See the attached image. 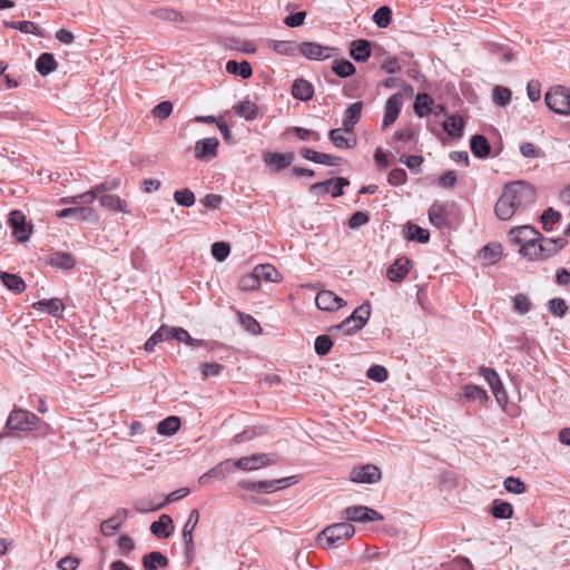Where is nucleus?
<instances>
[{
    "mask_svg": "<svg viewBox=\"0 0 570 570\" xmlns=\"http://www.w3.org/2000/svg\"><path fill=\"white\" fill-rule=\"evenodd\" d=\"M512 92L509 88L497 86L493 89V100L498 106L504 107L511 100Z\"/></svg>",
    "mask_w": 570,
    "mask_h": 570,
    "instance_id": "nucleus-56",
    "label": "nucleus"
},
{
    "mask_svg": "<svg viewBox=\"0 0 570 570\" xmlns=\"http://www.w3.org/2000/svg\"><path fill=\"white\" fill-rule=\"evenodd\" d=\"M173 111V104L169 100H164L157 104L153 109V115L158 119H167Z\"/></svg>",
    "mask_w": 570,
    "mask_h": 570,
    "instance_id": "nucleus-64",
    "label": "nucleus"
},
{
    "mask_svg": "<svg viewBox=\"0 0 570 570\" xmlns=\"http://www.w3.org/2000/svg\"><path fill=\"white\" fill-rule=\"evenodd\" d=\"M502 256V246L499 243H489L479 250V257L484 265H494Z\"/></svg>",
    "mask_w": 570,
    "mask_h": 570,
    "instance_id": "nucleus-28",
    "label": "nucleus"
},
{
    "mask_svg": "<svg viewBox=\"0 0 570 570\" xmlns=\"http://www.w3.org/2000/svg\"><path fill=\"white\" fill-rule=\"evenodd\" d=\"M174 531V522L170 515L161 514L157 521L150 524V532L158 539H167Z\"/></svg>",
    "mask_w": 570,
    "mask_h": 570,
    "instance_id": "nucleus-21",
    "label": "nucleus"
},
{
    "mask_svg": "<svg viewBox=\"0 0 570 570\" xmlns=\"http://www.w3.org/2000/svg\"><path fill=\"white\" fill-rule=\"evenodd\" d=\"M343 517L345 520L350 522L361 523L381 521L384 519V517L380 512L366 505L347 507L343 511Z\"/></svg>",
    "mask_w": 570,
    "mask_h": 570,
    "instance_id": "nucleus-8",
    "label": "nucleus"
},
{
    "mask_svg": "<svg viewBox=\"0 0 570 570\" xmlns=\"http://www.w3.org/2000/svg\"><path fill=\"white\" fill-rule=\"evenodd\" d=\"M547 307L552 315L560 318L564 317L569 309L566 299L561 297H554L549 299L547 303Z\"/></svg>",
    "mask_w": 570,
    "mask_h": 570,
    "instance_id": "nucleus-52",
    "label": "nucleus"
},
{
    "mask_svg": "<svg viewBox=\"0 0 570 570\" xmlns=\"http://www.w3.org/2000/svg\"><path fill=\"white\" fill-rule=\"evenodd\" d=\"M145 570H158L159 568H167L169 560L160 551H151L145 554L141 559Z\"/></svg>",
    "mask_w": 570,
    "mask_h": 570,
    "instance_id": "nucleus-29",
    "label": "nucleus"
},
{
    "mask_svg": "<svg viewBox=\"0 0 570 570\" xmlns=\"http://www.w3.org/2000/svg\"><path fill=\"white\" fill-rule=\"evenodd\" d=\"M233 110L238 117L244 118L247 121H253L258 115L257 105L248 99L234 105Z\"/></svg>",
    "mask_w": 570,
    "mask_h": 570,
    "instance_id": "nucleus-36",
    "label": "nucleus"
},
{
    "mask_svg": "<svg viewBox=\"0 0 570 570\" xmlns=\"http://www.w3.org/2000/svg\"><path fill=\"white\" fill-rule=\"evenodd\" d=\"M239 488L256 492V493H273L275 492L273 480H263V481H250V480H242L238 482Z\"/></svg>",
    "mask_w": 570,
    "mask_h": 570,
    "instance_id": "nucleus-32",
    "label": "nucleus"
},
{
    "mask_svg": "<svg viewBox=\"0 0 570 570\" xmlns=\"http://www.w3.org/2000/svg\"><path fill=\"white\" fill-rule=\"evenodd\" d=\"M47 264L62 271L72 269L76 265V259L72 254L68 252H53L47 259Z\"/></svg>",
    "mask_w": 570,
    "mask_h": 570,
    "instance_id": "nucleus-23",
    "label": "nucleus"
},
{
    "mask_svg": "<svg viewBox=\"0 0 570 570\" xmlns=\"http://www.w3.org/2000/svg\"><path fill=\"white\" fill-rule=\"evenodd\" d=\"M541 235L537 228L530 225L514 227L510 230L511 239L514 244L520 245L519 253L523 257L529 255L531 248H534V243H538Z\"/></svg>",
    "mask_w": 570,
    "mask_h": 570,
    "instance_id": "nucleus-4",
    "label": "nucleus"
},
{
    "mask_svg": "<svg viewBox=\"0 0 570 570\" xmlns=\"http://www.w3.org/2000/svg\"><path fill=\"white\" fill-rule=\"evenodd\" d=\"M561 213L549 207L540 216V223L544 232H551L554 224L561 220Z\"/></svg>",
    "mask_w": 570,
    "mask_h": 570,
    "instance_id": "nucleus-46",
    "label": "nucleus"
},
{
    "mask_svg": "<svg viewBox=\"0 0 570 570\" xmlns=\"http://www.w3.org/2000/svg\"><path fill=\"white\" fill-rule=\"evenodd\" d=\"M150 14L163 21H185L183 14L171 8H157L151 10Z\"/></svg>",
    "mask_w": 570,
    "mask_h": 570,
    "instance_id": "nucleus-49",
    "label": "nucleus"
},
{
    "mask_svg": "<svg viewBox=\"0 0 570 570\" xmlns=\"http://www.w3.org/2000/svg\"><path fill=\"white\" fill-rule=\"evenodd\" d=\"M315 304L322 311L334 312L346 305V302L332 291H321L315 297Z\"/></svg>",
    "mask_w": 570,
    "mask_h": 570,
    "instance_id": "nucleus-13",
    "label": "nucleus"
},
{
    "mask_svg": "<svg viewBox=\"0 0 570 570\" xmlns=\"http://www.w3.org/2000/svg\"><path fill=\"white\" fill-rule=\"evenodd\" d=\"M379 28H386L392 21V10L389 6L377 8L372 17Z\"/></svg>",
    "mask_w": 570,
    "mask_h": 570,
    "instance_id": "nucleus-51",
    "label": "nucleus"
},
{
    "mask_svg": "<svg viewBox=\"0 0 570 570\" xmlns=\"http://www.w3.org/2000/svg\"><path fill=\"white\" fill-rule=\"evenodd\" d=\"M413 262L406 257L401 256L396 258L386 271V277L393 283H401L409 274Z\"/></svg>",
    "mask_w": 570,
    "mask_h": 570,
    "instance_id": "nucleus-12",
    "label": "nucleus"
},
{
    "mask_svg": "<svg viewBox=\"0 0 570 570\" xmlns=\"http://www.w3.org/2000/svg\"><path fill=\"white\" fill-rule=\"evenodd\" d=\"M292 95L297 100L308 101L314 96V87L306 79H295L292 85Z\"/></svg>",
    "mask_w": 570,
    "mask_h": 570,
    "instance_id": "nucleus-26",
    "label": "nucleus"
},
{
    "mask_svg": "<svg viewBox=\"0 0 570 570\" xmlns=\"http://www.w3.org/2000/svg\"><path fill=\"white\" fill-rule=\"evenodd\" d=\"M188 494H189V489L188 488H180V489L169 493L166 497L165 501L159 503V504H157L156 507H137V510H139L141 512L161 510L166 504L175 502L177 500H180V499L187 497Z\"/></svg>",
    "mask_w": 570,
    "mask_h": 570,
    "instance_id": "nucleus-41",
    "label": "nucleus"
},
{
    "mask_svg": "<svg viewBox=\"0 0 570 570\" xmlns=\"http://www.w3.org/2000/svg\"><path fill=\"white\" fill-rule=\"evenodd\" d=\"M298 45L294 41H284V40H271L269 48H272L275 52L284 56H295Z\"/></svg>",
    "mask_w": 570,
    "mask_h": 570,
    "instance_id": "nucleus-48",
    "label": "nucleus"
},
{
    "mask_svg": "<svg viewBox=\"0 0 570 570\" xmlns=\"http://www.w3.org/2000/svg\"><path fill=\"white\" fill-rule=\"evenodd\" d=\"M0 279L2 284L14 294H21L26 289V283L18 274L0 272Z\"/></svg>",
    "mask_w": 570,
    "mask_h": 570,
    "instance_id": "nucleus-34",
    "label": "nucleus"
},
{
    "mask_svg": "<svg viewBox=\"0 0 570 570\" xmlns=\"http://www.w3.org/2000/svg\"><path fill=\"white\" fill-rule=\"evenodd\" d=\"M355 534V528L350 522L334 523L323 529L315 539V544L322 549H337Z\"/></svg>",
    "mask_w": 570,
    "mask_h": 570,
    "instance_id": "nucleus-2",
    "label": "nucleus"
},
{
    "mask_svg": "<svg viewBox=\"0 0 570 570\" xmlns=\"http://www.w3.org/2000/svg\"><path fill=\"white\" fill-rule=\"evenodd\" d=\"M382 478L381 470L374 464H364L353 468L350 473V480L354 483L374 484Z\"/></svg>",
    "mask_w": 570,
    "mask_h": 570,
    "instance_id": "nucleus-10",
    "label": "nucleus"
},
{
    "mask_svg": "<svg viewBox=\"0 0 570 570\" xmlns=\"http://www.w3.org/2000/svg\"><path fill=\"white\" fill-rule=\"evenodd\" d=\"M544 101L553 112L570 115V90L564 86L551 87L544 95Z\"/></svg>",
    "mask_w": 570,
    "mask_h": 570,
    "instance_id": "nucleus-5",
    "label": "nucleus"
},
{
    "mask_svg": "<svg viewBox=\"0 0 570 570\" xmlns=\"http://www.w3.org/2000/svg\"><path fill=\"white\" fill-rule=\"evenodd\" d=\"M370 219H371V216H370L368 212L357 210V212H354L350 216V218L347 220V226L351 229H357V228L368 224Z\"/></svg>",
    "mask_w": 570,
    "mask_h": 570,
    "instance_id": "nucleus-54",
    "label": "nucleus"
},
{
    "mask_svg": "<svg viewBox=\"0 0 570 570\" xmlns=\"http://www.w3.org/2000/svg\"><path fill=\"white\" fill-rule=\"evenodd\" d=\"M3 26L6 28L19 30L23 33H31L38 37H43L42 30L32 21L23 20V21H16V20H3Z\"/></svg>",
    "mask_w": 570,
    "mask_h": 570,
    "instance_id": "nucleus-33",
    "label": "nucleus"
},
{
    "mask_svg": "<svg viewBox=\"0 0 570 570\" xmlns=\"http://www.w3.org/2000/svg\"><path fill=\"white\" fill-rule=\"evenodd\" d=\"M58 68V62L55 56L50 52H42L36 60V70L46 77L55 72Z\"/></svg>",
    "mask_w": 570,
    "mask_h": 570,
    "instance_id": "nucleus-30",
    "label": "nucleus"
},
{
    "mask_svg": "<svg viewBox=\"0 0 570 570\" xmlns=\"http://www.w3.org/2000/svg\"><path fill=\"white\" fill-rule=\"evenodd\" d=\"M32 307L37 311H45L49 315L57 317L63 309V303L59 298L41 299L32 304Z\"/></svg>",
    "mask_w": 570,
    "mask_h": 570,
    "instance_id": "nucleus-39",
    "label": "nucleus"
},
{
    "mask_svg": "<svg viewBox=\"0 0 570 570\" xmlns=\"http://www.w3.org/2000/svg\"><path fill=\"white\" fill-rule=\"evenodd\" d=\"M537 198L534 186L525 180L505 184L502 194L494 205V214L500 220H509L514 214L523 213L531 207Z\"/></svg>",
    "mask_w": 570,
    "mask_h": 570,
    "instance_id": "nucleus-1",
    "label": "nucleus"
},
{
    "mask_svg": "<svg viewBox=\"0 0 570 570\" xmlns=\"http://www.w3.org/2000/svg\"><path fill=\"white\" fill-rule=\"evenodd\" d=\"M236 468V460L226 459L214 466V472L219 474V479H225Z\"/></svg>",
    "mask_w": 570,
    "mask_h": 570,
    "instance_id": "nucleus-61",
    "label": "nucleus"
},
{
    "mask_svg": "<svg viewBox=\"0 0 570 570\" xmlns=\"http://www.w3.org/2000/svg\"><path fill=\"white\" fill-rule=\"evenodd\" d=\"M350 185V180L345 177H335L326 179L324 181L314 183L309 186L308 191L311 194L321 193L322 195L331 193L334 198L343 195L344 187Z\"/></svg>",
    "mask_w": 570,
    "mask_h": 570,
    "instance_id": "nucleus-9",
    "label": "nucleus"
},
{
    "mask_svg": "<svg viewBox=\"0 0 570 570\" xmlns=\"http://www.w3.org/2000/svg\"><path fill=\"white\" fill-rule=\"evenodd\" d=\"M429 220L438 228L448 226L449 213L446 206L439 203H433L428 212Z\"/></svg>",
    "mask_w": 570,
    "mask_h": 570,
    "instance_id": "nucleus-25",
    "label": "nucleus"
},
{
    "mask_svg": "<svg viewBox=\"0 0 570 570\" xmlns=\"http://www.w3.org/2000/svg\"><path fill=\"white\" fill-rule=\"evenodd\" d=\"M404 238L409 242L426 244L430 240V232L414 223L409 222L404 225Z\"/></svg>",
    "mask_w": 570,
    "mask_h": 570,
    "instance_id": "nucleus-27",
    "label": "nucleus"
},
{
    "mask_svg": "<svg viewBox=\"0 0 570 570\" xmlns=\"http://www.w3.org/2000/svg\"><path fill=\"white\" fill-rule=\"evenodd\" d=\"M298 52L309 60H325L331 57L328 51L335 50L334 48L322 46L313 41H304L297 46Z\"/></svg>",
    "mask_w": 570,
    "mask_h": 570,
    "instance_id": "nucleus-11",
    "label": "nucleus"
},
{
    "mask_svg": "<svg viewBox=\"0 0 570 570\" xmlns=\"http://www.w3.org/2000/svg\"><path fill=\"white\" fill-rule=\"evenodd\" d=\"M407 180V174L403 168H393L387 176V183L391 186L404 185Z\"/></svg>",
    "mask_w": 570,
    "mask_h": 570,
    "instance_id": "nucleus-62",
    "label": "nucleus"
},
{
    "mask_svg": "<svg viewBox=\"0 0 570 570\" xmlns=\"http://www.w3.org/2000/svg\"><path fill=\"white\" fill-rule=\"evenodd\" d=\"M371 315V304L368 301L357 306L352 314L342 321L340 324L332 325L328 328L330 333L343 332L344 335H351L362 330Z\"/></svg>",
    "mask_w": 570,
    "mask_h": 570,
    "instance_id": "nucleus-3",
    "label": "nucleus"
},
{
    "mask_svg": "<svg viewBox=\"0 0 570 570\" xmlns=\"http://www.w3.org/2000/svg\"><path fill=\"white\" fill-rule=\"evenodd\" d=\"M333 347V340L327 334L318 335L314 342V351L318 356L327 355Z\"/></svg>",
    "mask_w": 570,
    "mask_h": 570,
    "instance_id": "nucleus-53",
    "label": "nucleus"
},
{
    "mask_svg": "<svg viewBox=\"0 0 570 570\" xmlns=\"http://www.w3.org/2000/svg\"><path fill=\"white\" fill-rule=\"evenodd\" d=\"M98 197H99L100 205L105 208H108L111 210H118V212L126 213V214L130 213L126 200L121 199L117 195L102 194V195H99Z\"/></svg>",
    "mask_w": 570,
    "mask_h": 570,
    "instance_id": "nucleus-31",
    "label": "nucleus"
},
{
    "mask_svg": "<svg viewBox=\"0 0 570 570\" xmlns=\"http://www.w3.org/2000/svg\"><path fill=\"white\" fill-rule=\"evenodd\" d=\"M403 105V96L401 92L392 95L385 105V111L383 116V127L386 128L395 122L397 119Z\"/></svg>",
    "mask_w": 570,
    "mask_h": 570,
    "instance_id": "nucleus-15",
    "label": "nucleus"
},
{
    "mask_svg": "<svg viewBox=\"0 0 570 570\" xmlns=\"http://www.w3.org/2000/svg\"><path fill=\"white\" fill-rule=\"evenodd\" d=\"M240 324L252 334H259L262 327L259 323L249 314L238 312Z\"/></svg>",
    "mask_w": 570,
    "mask_h": 570,
    "instance_id": "nucleus-58",
    "label": "nucleus"
},
{
    "mask_svg": "<svg viewBox=\"0 0 570 570\" xmlns=\"http://www.w3.org/2000/svg\"><path fill=\"white\" fill-rule=\"evenodd\" d=\"M210 250L217 262H224L230 253V246L225 242H215Z\"/></svg>",
    "mask_w": 570,
    "mask_h": 570,
    "instance_id": "nucleus-57",
    "label": "nucleus"
},
{
    "mask_svg": "<svg viewBox=\"0 0 570 570\" xmlns=\"http://www.w3.org/2000/svg\"><path fill=\"white\" fill-rule=\"evenodd\" d=\"M549 242V237L541 235L538 243H534V248H531L529 255L525 256L529 261L544 262L554 256V249Z\"/></svg>",
    "mask_w": 570,
    "mask_h": 570,
    "instance_id": "nucleus-17",
    "label": "nucleus"
},
{
    "mask_svg": "<svg viewBox=\"0 0 570 570\" xmlns=\"http://www.w3.org/2000/svg\"><path fill=\"white\" fill-rule=\"evenodd\" d=\"M463 395L469 401H479L480 403H485L489 400L487 391L474 384H466L463 389Z\"/></svg>",
    "mask_w": 570,
    "mask_h": 570,
    "instance_id": "nucleus-47",
    "label": "nucleus"
},
{
    "mask_svg": "<svg viewBox=\"0 0 570 570\" xmlns=\"http://www.w3.org/2000/svg\"><path fill=\"white\" fill-rule=\"evenodd\" d=\"M253 272L255 273L258 282H281L282 276L281 273L271 264H259L257 265Z\"/></svg>",
    "mask_w": 570,
    "mask_h": 570,
    "instance_id": "nucleus-38",
    "label": "nucleus"
},
{
    "mask_svg": "<svg viewBox=\"0 0 570 570\" xmlns=\"http://www.w3.org/2000/svg\"><path fill=\"white\" fill-rule=\"evenodd\" d=\"M490 513L495 519L507 520L513 515V505L507 501L495 499L491 503Z\"/></svg>",
    "mask_w": 570,
    "mask_h": 570,
    "instance_id": "nucleus-40",
    "label": "nucleus"
},
{
    "mask_svg": "<svg viewBox=\"0 0 570 570\" xmlns=\"http://www.w3.org/2000/svg\"><path fill=\"white\" fill-rule=\"evenodd\" d=\"M173 197L176 204L183 207H191L196 202L195 194L189 188L175 190Z\"/></svg>",
    "mask_w": 570,
    "mask_h": 570,
    "instance_id": "nucleus-50",
    "label": "nucleus"
},
{
    "mask_svg": "<svg viewBox=\"0 0 570 570\" xmlns=\"http://www.w3.org/2000/svg\"><path fill=\"white\" fill-rule=\"evenodd\" d=\"M224 370V366L218 363L204 362L200 364V373L203 380H208L212 376H218Z\"/></svg>",
    "mask_w": 570,
    "mask_h": 570,
    "instance_id": "nucleus-59",
    "label": "nucleus"
},
{
    "mask_svg": "<svg viewBox=\"0 0 570 570\" xmlns=\"http://www.w3.org/2000/svg\"><path fill=\"white\" fill-rule=\"evenodd\" d=\"M372 55V42L367 39L353 40L350 45V56L356 62H365Z\"/></svg>",
    "mask_w": 570,
    "mask_h": 570,
    "instance_id": "nucleus-19",
    "label": "nucleus"
},
{
    "mask_svg": "<svg viewBox=\"0 0 570 570\" xmlns=\"http://www.w3.org/2000/svg\"><path fill=\"white\" fill-rule=\"evenodd\" d=\"M442 129L449 138L458 139L463 137L465 122L461 116L450 115L442 124Z\"/></svg>",
    "mask_w": 570,
    "mask_h": 570,
    "instance_id": "nucleus-20",
    "label": "nucleus"
},
{
    "mask_svg": "<svg viewBox=\"0 0 570 570\" xmlns=\"http://www.w3.org/2000/svg\"><path fill=\"white\" fill-rule=\"evenodd\" d=\"M40 423V419L32 412L14 407L6 422V426L11 431H32Z\"/></svg>",
    "mask_w": 570,
    "mask_h": 570,
    "instance_id": "nucleus-6",
    "label": "nucleus"
},
{
    "mask_svg": "<svg viewBox=\"0 0 570 570\" xmlns=\"http://www.w3.org/2000/svg\"><path fill=\"white\" fill-rule=\"evenodd\" d=\"M470 149L474 157L485 159L491 155L492 147L484 135L476 134L470 139Z\"/></svg>",
    "mask_w": 570,
    "mask_h": 570,
    "instance_id": "nucleus-22",
    "label": "nucleus"
},
{
    "mask_svg": "<svg viewBox=\"0 0 570 570\" xmlns=\"http://www.w3.org/2000/svg\"><path fill=\"white\" fill-rule=\"evenodd\" d=\"M332 71L340 78H348L356 72V68L347 59H336L332 65Z\"/></svg>",
    "mask_w": 570,
    "mask_h": 570,
    "instance_id": "nucleus-43",
    "label": "nucleus"
},
{
    "mask_svg": "<svg viewBox=\"0 0 570 570\" xmlns=\"http://www.w3.org/2000/svg\"><path fill=\"white\" fill-rule=\"evenodd\" d=\"M342 129L335 128L331 129L328 132V138L332 144L340 149H351L356 145V139H350L342 135Z\"/></svg>",
    "mask_w": 570,
    "mask_h": 570,
    "instance_id": "nucleus-44",
    "label": "nucleus"
},
{
    "mask_svg": "<svg viewBox=\"0 0 570 570\" xmlns=\"http://www.w3.org/2000/svg\"><path fill=\"white\" fill-rule=\"evenodd\" d=\"M180 419L178 416H168L164 420H161L158 424H157V432L160 434V435H166V436H170V435H174L180 428Z\"/></svg>",
    "mask_w": 570,
    "mask_h": 570,
    "instance_id": "nucleus-42",
    "label": "nucleus"
},
{
    "mask_svg": "<svg viewBox=\"0 0 570 570\" xmlns=\"http://www.w3.org/2000/svg\"><path fill=\"white\" fill-rule=\"evenodd\" d=\"M434 106V99L426 92H420L415 97L413 110L417 117L429 115Z\"/></svg>",
    "mask_w": 570,
    "mask_h": 570,
    "instance_id": "nucleus-35",
    "label": "nucleus"
},
{
    "mask_svg": "<svg viewBox=\"0 0 570 570\" xmlns=\"http://www.w3.org/2000/svg\"><path fill=\"white\" fill-rule=\"evenodd\" d=\"M366 375L368 379L382 383L387 380L389 372L382 365H372L367 372Z\"/></svg>",
    "mask_w": 570,
    "mask_h": 570,
    "instance_id": "nucleus-63",
    "label": "nucleus"
},
{
    "mask_svg": "<svg viewBox=\"0 0 570 570\" xmlns=\"http://www.w3.org/2000/svg\"><path fill=\"white\" fill-rule=\"evenodd\" d=\"M504 489L513 494H522L527 491V485L523 481L515 476H508L503 482Z\"/></svg>",
    "mask_w": 570,
    "mask_h": 570,
    "instance_id": "nucleus-55",
    "label": "nucleus"
},
{
    "mask_svg": "<svg viewBox=\"0 0 570 570\" xmlns=\"http://www.w3.org/2000/svg\"><path fill=\"white\" fill-rule=\"evenodd\" d=\"M8 224L12 230V236L20 243L30 238L33 226L27 223L26 216L21 210L14 209L10 212Z\"/></svg>",
    "mask_w": 570,
    "mask_h": 570,
    "instance_id": "nucleus-7",
    "label": "nucleus"
},
{
    "mask_svg": "<svg viewBox=\"0 0 570 570\" xmlns=\"http://www.w3.org/2000/svg\"><path fill=\"white\" fill-rule=\"evenodd\" d=\"M262 458L259 453H254L252 455L242 456L236 460V468L243 471H255L263 465L261 464Z\"/></svg>",
    "mask_w": 570,
    "mask_h": 570,
    "instance_id": "nucleus-45",
    "label": "nucleus"
},
{
    "mask_svg": "<svg viewBox=\"0 0 570 570\" xmlns=\"http://www.w3.org/2000/svg\"><path fill=\"white\" fill-rule=\"evenodd\" d=\"M127 510L120 508L116 511V513L109 519L105 520L100 524V531L105 537H112L116 532H118L122 525V523L127 519Z\"/></svg>",
    "mask_w": 570,
    "mask_h": 570,
    "instance_id": "nucleus-18",
    "label": "nucleus"
},
{
    "mask_svg": "<svg viewBox=\"0 0 570 570\" xmlns=\"http://www.w3.org/2000/svg\"><path fill=\"white\" fill-rule=\"evenodd\" d=\"M225 68L228 73L239 76L243 79H249L253 76L252 65L246 60L240 62L236 60H228Z\"/></svg>",
    "mask_w": 570,
    "mask_h": 570,
    "instance_id": "nucleus-37",
    "label": "nucleus"
},
{
    "mask_svg": "<svg viewBox=\"0 0 570 570\" xmlns=\"http://www.w3.org/2000/svg\"><path fill=\"white\" fill-rule=\"evenodd\" d=\"M218 146L219 140L216 137L199 139L195 145V158L206 160L216 157Z\"/></svg>",
    "mask_w": 570,
    "mask_h": 570,
    "instance_id": "nucleus-14",
    "label": "nucleus"
},
{
    "mask_svg": "<svg viewBox=\"0 0 570 570\" xmlns=\"http://www.w3.org/2000/svg\"><path fill=\"white\" fill-rule=\"evenodd\" d=\"M362 109H363V102L362 101H356V102L352 104L345 110V114H344V117H343V130L345 132H353L354 131L355 125L361 119Z\"/></svg>",
    "mask_w": 570,
    "mask_h": 570,
    "instance_id": "nucleus-24",
    "label": "nucleus"
},
{
    "mask_svg": "<svg viewBox=\"0 0 570 570\" xmlns=\"http://www.w3.org/2000/svg\"><path fill=\"white\" fill-rule=\"evenodd\" d=\"M400 161L404 164L414 174H419L421 171L423 157L416 155H402L400 157Z\"/></svg>",
    "mask_w": 570,
    "mask_h": 570,
    "instance_id": "nucleus-60",
    "label": "nucleus"
},
{
    "mask_svg": "<svg viewBox=\"0 0 570 570\" xmlns=\"http://www.w3.org/2000/svg\"><path fill=\"white\" fill-rule=\"evenodd\" d=\"M295 155L292 151L287 153H266L264 156L265 164L274 171H281L294 161Z\"/></svg>",
    "mask_w": 570,
    "mask_h": 570,
    "instance_id": "nucleus-16",
    "label": "nucleus"
}]
</instances>
